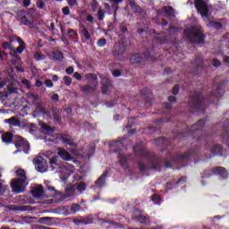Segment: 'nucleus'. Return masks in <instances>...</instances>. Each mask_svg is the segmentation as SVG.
I'll return each mask as SVG.
<instances>
[{
    "label": "nucleus",
    "mask_w": 229,
    "mask_h": 229,
    "mask_svg": "<svg viewBox=\"0 0 229 229\" xmlns=\"http://www.w3.org/2000/svg\"><path fill=\"white\" fill-rule=\"evenodd\" d=\"M22 84L26 85L27 88H30V81H28V80H23Z\"/></svg>",
    "instance_id": "54"
},
{
    "label": "nucleus",
    "mask_w": 229,
    "mask_h": 229,
    "mask_svg": "<svg viewBox=\"0 0 229 229\" xmlns=\"http://www.w3.org/2000/svg\"><path fill=\"white\" fill-rule=\"evenodd\" d=\"M59 98H58V94H54L52 96V101H54L55 103H56V101H58Z\"/></svg>",
    "instance_id": "48"
},
{
    "label": "nucleus",
    "mask_w": 229,
    "mask_h": 229,
    "mask_svg": "<svg viewBox=\"0 0 229 229\" xmlns=\"http://www.w3.org/2000/svg\"><path fill=\"white\" fill-rule=\"evenodd\" d=\"M213 67H221V61L217 58L213 59Z\"/></svg>",
    "instance_id": "38"
},
{
    "label": "nucleus",
    "mask_w": 229,
    "mask_h": 229,
    "mask_svg": "<svg viewBox=\"0 0 229 229\" xmlns=\"http://www.w3.org/2000/svg\"><path fill=\"white\" fill-rule=\"evenodd\" d=\"M95 149H96V148L94 147V145H92L90 149H89V155H94Z\"/></svg>",
    "instance_id": "53"
},
{
    "label": "nucleus",
    "mask_w": 229,
    "mask_h": 229,
    "mask_svg": "<svg viewBox=\"0 0 229 229\" xmlns=\"http://www.w3.org/2000/svg\"><path fill=\"white\" fill-rule=\"evenodd\" d=\"M34 164L36 169L39 173H46V171H47V162L44 160V157H42V156L34 158Z\"/></svg>",
    "instance_id": "12"
},
{
    "label": "nucleus",
    "mask_w": 229,
    "mask_h": 229,
    "mask_svg": "<svg viewBox=\"0 0 229 229\" xmlns=\"http://www.w3.org/2000/svg\"><path fill=\"white\" fill-rule=\"evenodd\" d=\"M46 5V4L44 3V1L42 0H38L37 2V6L38 8H39L40 10H42V8H44V6Z\"/></svg>",
    "instance_id": "39"
},
{
    "label": "nucleus",
    "mask_w": 229,
    "mask_h": 229,
    "mask_svg": "<svg viewBox=\"0 0 229 229\" xmlns=\"http://www.w3.org/2000/svg\"><path fill=\"white\" fill-rule=\"evenodd\" d=\"M52 80L53 81H58V75H53Z\"/></svg>",
    "instance_id": "61"
},
{
    "label": "nucleus",
    "mask_w": 229,
    "mask_h": 229,
    "mask_svg": "<svg viewBox=\"0 0 229 229\" xmlns=\"http://www.w3.org/2000/svg\"><path fill=\"white\" fill-rule=\"evenodd\" d=\"M199 147H198V144L193 146V148H190L187 152L183 154H179L174 157V162L177 160L178 162H185L191 158V155H194L195 157H198L199 155Z\"/></svg>",
    "instance_id": "7"
},
{
    "label": "nucleus",
    "mask_w": 229,
    "mask_h": 229,
    "mask_svg": "<svg viewBox=\"0 0 229 229\" xmlns=\"http://www.w3.org/2000/svg\"><path fill=\"white\" fill-rule=\"evenodd\" d=\"M16 40H17L18 44H20V46L24 45V42H22V39L21 38H17Z\"/></svg>",
    "instance_id": "58"
},
{
    "label": "nucleus",
    "mask_w": 229,
    "mask_h": 229,
    "mask_svg": "<svg viewBox=\"0 0 229 229\" xmlns=\"http://www.w3.org/2000/svg\"><path fill=\"white\" fill-rule=\"evenodd\" d=\"M103 87H102V92L103 94H108L109 90H112V84L110 83V80L108 78L102 80Z\"/></svg>",
    "instance_id": "17"
},
{
    "label": "nucleus",
    "mask_w": 229,
    "mask_h": 229,
    "mask_svg": "<svg viewBox=\"0 0 229 229\" xmlns=\"http://www.w3.org/2000/svg\"><path fill=\"white\" fill-rule=\"evenodd\" d=\"M30 4H31V0H23L24 6H30Z\"/></svg>",
    "instance_id": "51"
},
{
    "label": "nucleus",
    "mask_w": 229,
    "mask_h": 229,
    "mask_svg": "<svg viewBox=\"0 0 229 229\" xmlns=\"http://www.w3.org/2000/svg\"><path fill=\"white\" fill-rule=\"evenodd\" d=\"M74 182H80V180H81V175H79V174H77V175H74Z\"/></svg>",
    "instance_id": "52"
},
{
    "label": "nucleus",
    "mask_w": 229,
    "mask_h": 229,
    "mask_svg": "<svg viewBox=\"0 0 229 229\" xmlns=\"http://www.w3.org/2000/svg\"><path fill=\"white\" fill-rule=\"evenodd\" d=\"M204 126L205 120L200 119L191 127H188L186 131L178 132L176 137L180 140H195L197 144H199V142H204L207 146V144H208L210 136L201 134V131L203 130Z\"/></svg>",
    "instance_id": "2"
},
{
    "label": "nucleus",
    "mask_w": 229,
    "mask_h": 229,
    "mask_svg": "<svg viewBox=\"0 0 229 229\" xmlns=\"http://www.w3.org/2000/svg\"><path fill=\"white\" fill-rule=\"evenodd\" d=\"M225 63L226 64V65L229 67V57L225 56Z\"/></svg>",
    "instance_id": "59"
},
{
    "label": "nucleus",
    "mask_w": 229,
    "mask_h": 229,
    "mask_svg": "<svg viewBox=\"0 0 229 229\" xmlns=\"http://www.w3.org/2000/svg\"><path fill=\"white\" fill-rule=\"evenodd\" d=\"M8 90H9V92H11V94L12 93H13V92H15V89L14 88H12V87H8Z\"/></svg>",
    "instance_id": "60"
},
{
    "label": "nucleus",
    "mask_w": 229,
    "mask_h": 229,
    "mask_svg": "<svg viewBox=\"0 0 229 229\" xmlns=\"http://www.w3.org/2000/svg\"><path fill=\"white\" fill-rule=\"evenodd\" d=\"M144 61V57L140 54H134L131 55L130 62L131 64H140Z\"/></svg>",
    "instance_id": "19"
},
{
    "label": "nucleus",
    "mask_w": 229,
    "mask_h": 229,
    "mask_svg": "<svg viewBox=\"0 0 229 229\" xmlns=\"http://www.w3.org/2000/svg\"><path fill=\"white\" fill-rule=\"evenodd\" d=\"M2 47L3 49H12V45L8 42H4L2 44Z\"/></svg>",
    "instance_id": "40"
},
{
    "label": "nucleus",
    "mask_w": 229,
    "mask_h": 229,
    "mask_svg": "<svg viewBox=\"0 0 229 229\" xmlns=\"http://www.w3.org/2000/svg\"><path fill=\"white\" fill-rule=\"evenodd\" d=\"M216 26L219 30H221V28H223V24H221L220 22L216 23Z\"/></svg>",
    "instance_id": "64"
},
{
    "label": "nucleus",
    "mask_w": 229,
    "mask_h": 229,
    "mask_svg": "<svg viewBox=\"0 0 229 229\" xmlns=\"http://www.w3.org/2000/svg\"><path fill=\"white\" fill-rule=\"evenodd\" d=\"M61 142L66 144V146H75L74 142H72V140H71V138L69 137H62Z\"/></svg>",
    "instance_id": "26"
},
{
    "label": "nucleus",
    "mask_w": 229,
    "mask_h": 229,
    "mask_svg": "<svg viewBox=\"0 0 229 229\" xmlns=\"http://www.w3.org/2000/svg\"><path fill=\"white\" fill-rule=\"evenodd\" d=\"M34 58L36 60H44V58H46V55H42L41 53H37L35 54Z\"/></svg>",
    "instance_id": "37"
},
{
    "label": "nucleus",
    "mask_w": 229,
    "mask_h": 229,
    "mask_svg": "<svg viewBox=\"0 0 229 229\" xmlns=\"http://www.w3.org/2000/svg\"><path fill=\"white\" fill-rule=\"evenodd\" d=\"M226 81L221 80L214 86L215 90L211 91L209 95L203 97L201 92L193 91L188 100V106L190 108V114H194L195 112H203L207 108V105L216 103V98H222L225 94V86Z\"/></svg>",
    "instance_id": "1"
},
{
    "label": "nucleus",
    "mask_w": 229,
    "mask_h": 229,
    "mask_svg": "<svg viewBox=\"0 0 229 229\" xmlns=\"http://www.w3.org/2000/svg\"><path fill=\"white\" fill-rule=\"evenodd\" d=\"M5 121H6V123H9L10 124H13V126H19V124H21L19 120L15 117H13V118L5 120Z\"/></svg>",
    "instance_id": "28"
},
{
    "label": "nucleus",
    "mask_w": 229,
    "mask_h": 229,
    "mask_svg": "<svg viewBox=\"0 0 229 229\" xmlns=\"http://www.w3.org/2000/svg\"><path fill=\"white\" fill-rule=\"evenodd\" d=\"M16 175L18 178L13 179L11 182V187L13 189V192H15V194H21V192H24V191H26V187H28L30 182H28V178L26 177V172L22 169H18L16 171Z\"/></svg>",
    "instance_id": "4"
},
{
    "label": "nucleus",
    "mask_w": 229,
    "mask_h": 229,
    "mask_svg": "<svg viewBox=\"0 0 229 229\" xmlns=\"http://www.w3.org/2000/svg\"><path fill=\"white\" fill-rule=\"evenodd\" d=\"M72 209L74 210V212H76V210H80V205L75 204L74 206H72Z\"/></svg>",
    "instance_id": "55"
},
{
    "label": "nucleus",
    "mask_w": 229,
    "mask_h": 229,
    "mask_svg": "<svg viewBox=\"0 0 229 229\" xmlns=\"http://www.w3.org/2000/svg\"><path fill=\"white\" fill-rule=\"evenodd\" d=\"M187 182V176H181L176 182L175 185H183Z\"/></svg>",
    "instance_id": "29"
},
{
    "label": "nucleus",
    "mask_w": 229,
    "mask_h": 229,
    "mask_svg": "<svg viewBox=\"0 0 229 229\" xmlns=\"http://www.w3.org/2000/svg\"><path fill=\"white\" fill-rule=\"evenodd\" d=\"M210 153L213 157H216L217 155L221 157V155H223V146L219 144L213 145L210 148Z\"/></svg>",
    "instance_id": "16"
},
{
    "label": "nucleus",
    "mask_w": 229,
    "mask_h": 229,
    "mask_svg": "<svg viewBox=\"0 0 229 229\" xmlns=\"http://www.w3.org/2000/svg\"><path fill=\"white\" fill-rule=\"evenodd\" d=\"M60 173L61 181L64 182V183H67L69 176L74 173V166L72 165L66 164L61 167Z\"/></svg>",
    "instance_id": "9"
},
{
    "label": "nucleus",
    "mask_w": 229,
    "mask_h": 229,
    "mask_svg": "<svg viewBox=\"0 0 229 229\" xmlns=\"http://www.w3.org/2000/svg\"><path fill=\"white\" fill-rule=\"evenodd\" d=\"M48 58H50V60H62L64 55L59 51L50 52L48 54Z\"/></svg>",
    "instance_id": "21"
},
{
    "label": "nucleus",
    "mask_w": 229,
    "mask_h": 229,
    "mask_svg": "<svg viewBox=\"0 0 229 229\" xmlns=\"http://www.w3.org/2000/svg\"><path fill=\"white\" fill-rule=\"evenodd\" d=\"M126 52V47L123 42L116 43L114 47L113 48V55L116 60H121L123 58V55Z\"/></svg>",
    "instance_id": "11"
},
{
    "label": "nucleus",
    "mask_w": 229,
    "mask_h": 229,
    "mask_svg": "<svg viewBox=\"0 0 229 229\" xmlns=\"http://www.w3.org/2000/svg\"><path fill=\"white\" fill-rule=\"evenodd\" d=\"M12 133L10 132H6L4 134L2 135V140L3 142H5V144H10V142H12Z\"/></svg>",
    "instance_id": "22"
},
{
    "label": "nucleus",
    "mask_w": 229,
    "mask_h": 229,
    "mask_svg": "<svg viewBox=\"0 0 229 229\" xmlns=\"http://www.w3.org/2000/svg\"><path fill=\"white\" fill-rule=\"evenodd\" d=\"M22 51H24V45H22V43H21V45H20V46L17 47L16 52H17V53H22Z\"/></svg>",
    "instance_id": "43"
},
{
    "label": "nucleus",
    "mask_w": 229,
    "mask_h": 229,
    "mask_svg": "<svg viewBox=\"0 0 229 229\" xmlns=\"http://www.w3.org/2000/svg\"><path fill=\"white\" fill-rule=\"evenodd\" d=\"M90 9L92 10V12H96V10H98V1L94 0L90 4Z\"/></svg>",
    "instance_id": "32"
},
{
    "label": "nucleus",
    "mask_w": 229,
    "mask_h": 229,
    "mask_svg": "<svg viewBox=\"0 0 229 229\" xmlns=\"http://www.w3.org/2000/svg\"><path fill=\"white\" fill-rule=\"evenodd\" d=\"M152 200L156 203V205H158L160 203V196L154 194L152 196Z\"/></svg>",
    "instance_id": "36"
},
{
    "label": "nucleus",
    "mask_w": 229,
    "mask_h": 229,
    "mask_svg": "<svg viewBox=\"0 0 229 229\" xmlns=\"http://www.w3.org/2000/svg\"><path fill=\"white\" fill-rule=\"evenodd\" d=\"M42 133H45V135H49L55 131V127H51L46 123H39Z\"/></svg>",
    "instance_id": "18"
},
{
    "label": "nucleus",
    "mask_w": 229,
    "mask_h": 229,
    "mask_svg": "<svg viewBox=\"0 0 229 229\" xmlns=\"http://www.w3.org/2000/svg\"><path fill=\"white\" fill-rule=\"evenodd\" d=\"M45 85H46L47 87H48V88H51V87H53V81H51V80H47V81H45Z\"/></svg>",
    "instance_id": "45"
},
{
    "label": "nucleus",
    "mask_w": 229,
    "mask_h": 229,
    "mask_svg": "<svg viewBox=\"0 0 229 229\" xmlns=\"http://www.w3.org/2000/svg\"><path fill=\"white\" fill-rule=\"evenodd\" d=\"M85 189H87V184H85V182L68 184L65 188L64 198H71V196H74V192H76V191L78 192H83Z\"/></svg>",
    "instance_id": "6"
},
{
    "label": "nucleus",
    "mask_w": 229,
    "mask_h": 229,
    "mask_svg": "<svg viewBox=\"0 0 229 229\" xmlns=\"http://www.w3.org/2000/svg\"><path fill=\"white\" fill-rule=\"evenodd\" d=\"M73 78H76L78 81L81 80V74H80L78 72L73 73Z\"/></svg>",
    "instance_id": "46"
},
{
    "label": "nucleus",
    "mask_w": 229,
    "mask_h": 229,
    "mask_svg": "<svg viewBox=\"0 0 229 229\" xmlns=\"http://www.w3.org/2000/svg\"><path fill=\"white\" fill-rule=\"evenodd\" d=\"M98 46L99 47H104V46H106V39L105 38H100L98 41Z\"/></svg>",
    "instance_id": "33"
},
{
    "label": "nucleus",
    "mask_w": 229,
    "mask_h": 229,
    "mask_svg": "<svg viewBox=\"0 0 229 229\" xmlns=\"http://www.w3.org/2000/svg\"><path fill=\"white\" fill-rule=\"evenodd\" d=\"M81 33L82 37H84V38L86 40H90V33L89 32L87 28L81 27Z\"/></svg>",
    "instance_id": "25"
},
{
    "label": "nucleus",
    "mask_w": 229,
    "mask_h": 229,
    "mask_svg": "<svg viewBox=\"0 0 229 229\" xmlns=\"http://www.w3.org/2000/svg\"><path fill=\"white\" fill-rule=\"evenodd\" d=\"M141 219H148V216L141 215V216H140L139 221H141Z\"/></svg>",
    "instance_id": "62"
},
{
    "label": "nucleus",
    "mask_w": 229,
    "mask_h": 229,
    "mask_svg": "<svg viewBox=\"0 0 229 229\" xmlns=\"http://www.w3.org/2000/svg\"><path fill=\"white\" fill-rule=\"evenodd\" d=\"M106 174H103L96 182L97 185L98 187H103L105 185L106 180Z\"/></svg>",
    "instance_id": "23"
},
{
    "label": "nucleus",
    "mask_w": 229,
    "mask_h": 229,
    "mask_svg": "<svg viewBox=\"0 0 229 229\" xmlns=\"http://www.w3.org/2000/svg\"><path fill=\"white\" fill-rule=\"evenodd\" d=\"M98 19H99L100 21H103V19H104V17H105V13L100 10V11H98Z\"/></svg>",
    "instance_id": "41"
},
{
    "label": "nucleus",
    "mask_w": 229,
    "mask_h": 229,
    "mask_svg": "<svg viewBox=\"0 0 229 229\" xmlns=\"http://www.w3.org/2000/svg\"><path fill=\"white\" fill-rule=\"evenodd\" d=\"M51 221V217H41L39 219V223L42 225H49V222Z\"/></svg>",
    "instance_id": "30"
},
{
    "label": "nucleus",
    "mask_w": 229,
    "mask_h": 229,
    "mask_svg": "<svg viewBox=\"0 0 229 229\" xmlns=\"http://www.w3.org/2000/svg\"><path fill=\"white\" fill-rule=\"evenodd\" d=\"M67 3L70 6H74V4H76V0H67Z\"/></svg>",
    "instance_id": "50"
},
{
    "label": "nucleus",
    "mask_w": 229,
    "mask_h": 229,
    "mask_svg": "<svg viewBox=\"0 0 229 229\" xmlns=\"http://www.w3.org/2000/svg\"><path fill=\"white\" fill-rule=\"evenodd\" d=\"M32 196L36 198V199H40V198H44V187L42 185H38L32 190Z\"/></svg>",
    "instance_id": "15"
},
{
    "label": "nucleus",
    "mask_w": 229,
    "mask_h": 229,
    "mask_svg": "<svg viewBox=\"0 0 229 229\" xmlns=\"http://www.w3.org/2000/svg\"><path fill=\"white\" fill-rule=\"evenodd\" d=\"M178 92H180V86H178V84H176L173 88V96H177Z\"/></svg>",
    "instance_id": "34"
},
{
    "label": "nucleus",
    "mask_w": 229,
    "mask_h": 229,
    "mask_svg": "<svg viewBox=\"0 0 229 229\" xmlns=\"http://www.w3.org/2000/svg\"><path fill=\"white\" fill-rule=\"evenodd\" d=\"M195 8L201 17H208V4L205 0H194Z\"/></svg>",
    "instance_id": "8"
},
{
    "label": "nucleus",
    "mask_w": 229,
    "mask_h": 229,
    "mask_svg": "<svg viewBox=\"0 0 229 229\" xmlns=\"http://www.w3.org/2000/svg\"><path fill=\"white\" fill-rule=\"evenodd\" d=\"M17 17H18V19H20L21 23L24 24L25 26H31V21H28V18H26V16H24V12H22V11L18 12Z\"/></svg>",
    "instance_id": "20"
},
{
    "label": "nucleus",
    "mask_w": 229,
    "mask_h": 229,
    "mask_svg": "<svg viewBox=\"0 0 229 229\" xmlns=\"http://www.w3.org/2000/svg\"><path fill=\"white\" fill-rule=\"evenodd\" d=\"M183 36L185 40H188L190 44H196L197 46H203V44H205V39L207 38V35H205L203 29L199 26H191L185 29Z\"/></svg>",
    "instance_id": "3"
},
{
    "label": "nucleus",
    "mask_w": 229,
    "mask_h": 229,
    "mask_svg": "<svg viewBox=\"0 0 229 229\" xmlns=\"http://www.w3.org/2000/svg\"><path fill=\"white\" fill-rule=\"evenodd\" d=\"M119 162H120L122 167H123L124 169H126V167H128V165H127L128 159L126 158V156L120 155L119 156Z\"/></svg>",
    "instance_id": "24"
},
{
    "label": "nucleus",
    "mask_w": 229,
    "mask_h": 229,
    "mask_svg": "<svg viewBox=\"0 0 229 229\" xmlns=\"http://www.w3.org/2000/svg\"><path fill=\"white\" fill-rule=\"evenodd\" d=\"M140 169L141 171H144V169H146V166H144V165H142V164H140Z\"/></svg>",
    "instance_id": "63"
},
{
    "label": "nucleus",
    "mask_w": 229,
    "mask_h": 229,
    "mask_svg": "<svg viewBox=\"0 0 229 229\" xmlns=\"http://www.w3.org/2000/svg\"><path fill=\"white\" fill-rule=\"evenodd\" d=\"M63 13L64 15H69V13H71V11L69 10V7H64L63 8Z\"/></svg>",
    "instance_id": "42"
},
{
    "label": "nucleus",
    "mask_w": 229,
    "mask_h": 229,
    "mask_svg": "<svg viewBox=\"0 0 229 229\" xmlns=\"http://www.w3.org/2000/svg\"><path fill=\"white\" fill-rule=\"evenodd\" d=\"M87 76H88V78H91V80H96V75H94L92 73H89Z\"/></svg>",
    "instance_id": "57"
},
{
    "label": "nucleus",
    "mask_w": 229,
    "mask_h": 229,
    "mask_svg": "<svg viewBox=\"0 0 229 229\" xmlns=\"http://www.w3.org/2000/svg\"><path fill=\"white\" fill-rule=\"evenodd\" d=\"M213 174L219 176L221 180H227L229 178L228 170L223 166H215L211 169H206L203 172L202 178H209V176H212Z\"/></svg>",
    "instance_id": "5"
},
{
    "label": "nucleus",
    "mask_w": 229,
    "mask_h": 229,
    "mask_svg": "<svg viewBox=\"0 0 229 229\" xmlns=\"http://www.w3.org/2000/svg\"><path fill=\"white\" fill-rule=\"evenodd\" d=\"M66 72H67L68 74H72V72H74V68H72V67L67 68V69H66Z\"/></svg>",
    "instance_id": "49"
},
{
    "label": "nucleus",
    "mask_w": 229,
    "mask_h": 229,
    "mask_svg": "<svg viewBox=\"0 0 229 229\" xmlns=\"http://www.w3.org/2000/svg\"><path fill=\"white\" fill-rule=\"evenodd\" d=\"M86 21H88V22H94V17H92V15L88 14L86 17Z\"/></svg>",
    "instance_id": "44"
},
{
    "label": "nucleus",
    "mask_w": 229,
    "mask_h": 229,
    "mask_svg": "<svg viewBox=\"0 0 229 229\" xmlns=\"http://www.w3.org/2000/svg\"><path fill=\"white\" fill-rule=\"evenodd\" d=\"M71 153L72 156H71V154H69V152L62 148H59L57 149V155H59V157L63 159V160H66L67 162H69L70 160H72V157H80V153H78V150L75 149H72Z\"/></svg>",
    "instance_id": "10"
},
{
    "label": "nucleus",
    "mask_w": 229,
    "mask_h": 229,
    "mask_svg": "<svg viewBox=\"0 0 229 229\" xmlns=\"http://www.w3.org/2000/svg\"><path fill=\"white\" fill-rule=\"evenodd\" d=\"M15 146L18 149L22 148V149H23V151H25V153H28V151H30V143H28V141L25 140L24 139H22L21 137L16 138Z\"/></svg>",
    "instance_id": "13"
},
{
    "label": "nucleus",
    "mask_w": 229,
    "mask_h": 229,
    "mask_svg": "<svg viewBox=\"0 0 229 229\" xmlns=\"http://www.w3.org/2000/svg\"><path fill=\"white\" fill-rule=\"evenodd\" d=\"M36 113L40 115V114H44V107H42V105L38 104L37 106Z\"/></svg>",
    "instance_id": "35"
},
{
    "label": "nucleus",
    "mask_w": 229,
    "mask_h": 229,
    "mask_svg": "<svg viewBox=\"0 0 229 229\" xmlns=\"http://www.w3.org/2000/svg\"><path fill=\"white\" fill-rule=\"evenodd\" d=\"M42 85H44V83H42V81H36V87H42Z\"/></svg>",
    "instance_id": "56"
},
{
    "label": "nucleus",
    "mask_w": 229,
    "mask_h": 229,
    "mask_svg": "<svg viewBox=\"0 0 229 229\" xmlns=\"http://www.w3.org/2000/svg\"><path fill=\"white\" fill-rule=\"evenodd\" d=\"M58 162V157H53L50 159V165L52 167V171H55V169H56V167H58V165L56 164Z\"/></svg>",
    "instance_id": "27"
},
{
    "label": "nucleus",
    "mask_w": 229,
    "mask_h": 229,
    "mask_svg": "<svg viewBox=\"0 0 229 229\" xmlns=\"http://www.w3.org/2000/svg\"><path fill=\"white\" fill-rule=\"evenodd\" d=\"M203 58L199 56H196L195 59L191 61V65L193 68H195L194 72H196V74H198V72L203 69Z\"/></svg>",
    "instance_id": "14"
},
{
    "label": "nucleus",
    "mask_w": 229,
    "mask_h": 229,
    "mask_svg": "<svg viewBox=\"0 0 229 229\" xmlns=\"http://www.w3.org/2000/svg\"><path fill=\"white\" fill-rule=\"evenodd\" d=\"M64 84H66L69 87V85H71V83H72V79L69 76H64Z\"/></svg>",
    "instance_id": "31"
},
{
    "label": "nucleus",
    "mask_w": 229,
    "mask_h": 229,
    "mask_svg": "<svg viewBox=\"0 0 229 229\" xmlns=\"http://www.w3.org/2000/svg\"><path fill=\"white\" fill-rule=\"evenodd\" d=\"M113 76H114V78H119V76H121V72L114 71L113 72Z\"/></svg>",
    "instance_id": "47"
}]
</instances>
